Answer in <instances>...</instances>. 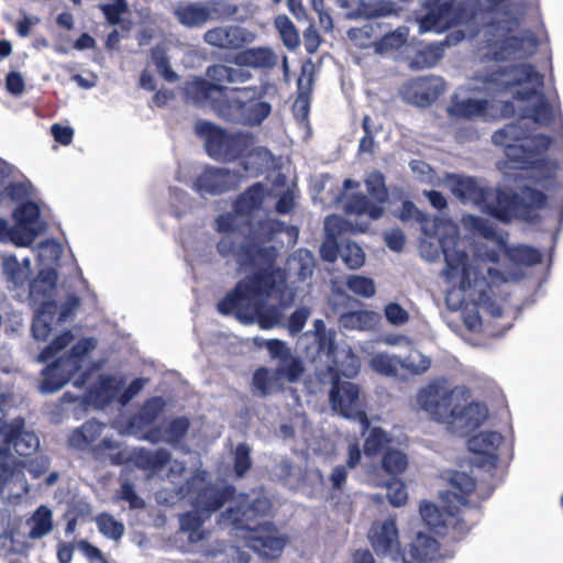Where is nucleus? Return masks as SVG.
Listing matches in <instances>:
<instances>
[{"label":"nucleus","mask_w":563,"mask_h":563,"mask_svg":"<svg viewBox=\"0 0 563 563\" xmlns=\"http://www.w3.org/2000/svg\"><path fill=\"white\" fill-rule=\"evenodd\" d=\"M163 405L164 404L159 398L151 399L144 406L140 415L132 420L129 432L135 433L136 430L152 423L157 415L162 411Z\"/></svg>","instance_id":"obj_45"},{"label":"nucleus","mask_w":563,"mask_h":563,"mask_svg":"<svg viewBox=\"0 0 563 563\" xmlns=\"http://www.w3.org/2000/svg\"><path fill=\"white\" fill-rule=\"evenodd\" d=\"M267 195L262 183H255L241 192L233 203V211L239 216H251L261 210Z\"/></svg>","instance_id":"obj_27"},{"label":"nucleus","mask_w":563,"mask_h":563,"mask_svg":"<svg viewBox=\"0 0 563 563\" xmlns=\"http://www.w3.org/2000/svg\"><path fill=\"white\" fill-rule=\"evenodd\" d=\"M444 54L443 43H432L420 49L412 64L418 67H432L434 66Z\"/></svg>","instance_id":"obj_49"},{"label":"nucleus","mask_w":563,"mask_h":563,"mask_svg":"<svg viewBox=\"0 0 563 563\" xmlns=\"http://www.w3.org/2000/svg\"><path fill=\"white\" fill-rule=\"evenodd\" d=\"M333 365L327 366L317 373V378L322 385L330 387H358L356 384L344 382L342 378L352 379L357 376L361 368L360 358L352 352H346L342 357L335 355Z\"/></svg>","instance_id":"obj_19"},{"label":"nucleus","mask_w":563,"mask_h":563,"mask_svg":"<svg viewBox=\"0 0 563 563\" xmlns=\"http://www.w3.org/2000/svg\"><path fill=\"white\" fill-rule=\"evenodd\" d=\"M100 533L112 540H120L124 533L123 523L117 521L113 517L102 514L96 518Z\"/></svg>","instance_id":"obj_53"},{"label":"nucleus","mask_w":563,"mask_h":563,"mask_svg":"<svg viewBox=\"0 0 563 563\" xmlns=\"http://www.w3.org/2000/svg\"><path fill=\"white\" fill-rule=\"evenodd\" d=\"M216 229L223 233L217 243V252L225 260H234L240 267L272 266L277 250L272 243L285 231V223L278 219H249L239 230L234 228L231 213L220 214Z\"/></svg>","instance_id":"obj_2"},{"label":"nucleus","mask_w":563,"mask_h":563,"mask_svg":"<svg viewBox=\"0 0 563 563\" xmlns=\"http://www.w3.org/2000/svg\"><path fill=\"white\" fill-rule=\"evenodd\" d=\"M203 41L221 49H238L244 44V36L238 26H216L203 34Z\"/></svg>","instance_id":"obj_26"},{"label":"nucleus","mask_w":563,"mask_h":563,"mask_svg":"<svg viewBox=\"0 0 563 563\" xmlns=\"http://www.w3.org/2000/svg\"><path fill=\"white\" fill-rule=\"evenodd\" d=\"M474 80L479 84V91L496 98L511 93L512 101H529L533 98L537 102L529 109V113L521 119L529 118L539 125L549 126L554 120L558 110L551 104L544 92V75L536 69L532 64L518 63L500 66L496 69L477 73Z\"/></svg>","instance_id":"obj_5"},{"label":"nucleus","mask_w":563,"mask_h":563,"mask_svg":"<svg viewBox=\"0 0 563 563\" xmlns=\"http://www.w3.org/2000/svg\"><path fill=\"white\" fill-rule=\"evenodd\" d=\"M525 45H528L530 53H533L538 47L537 37L534 35L509 36L493 52V59L496 62H505L515 58L516 54L520 52Z\"/></svg>","instance_id":"obj_32"},{"label":"nucleus","mask_w":563,"mask_h":563,"mask_svg":"<svg viewBox=\"0 0 563 563\" xmlns=\"http://www.w3.org/2000/svg\"><path fill=\"white\" fill-rule=\"evenodd\" d=\"M76 548L89 560L90 563H109L103 553L86 540L78 541L76 543Z\"/></svg>","instance_id":"obj_64"},{"label":"nucleus","mask_w":563,"mask_h":563,"mask_svg":"<svg viewBox=\"0 0 563 563\" xmlns=\"http://www.w3.org/2000/svg\"><path fill=\"white\" fill-rule=\"evenodd\" d=\"M275 26L279 32L284 45L294 51L300 45V36L291 20L285 15H277L275 18Z\"/></svg>","instance_id":"obj_44"},{"label":"nucleus","mask_w":563,"mask_h":563,"mask_svg":"<svg viewBox=\"0 0 563 563\" xmlns=\"http://www.w3.org/2000/svg\"><path fill=\"white\" fill-rule=\"evenodd\" d=\"M420 516L427 526L438 528L441 526L457 528L459 520L448 506L445 514L441 512L433 504L423 501L420 504Z\"/></svg>","instance_id":"obj_37"},{"label":"nucleus","mask_w":563,"mask_h":563,"mask_svg":"<svg viewBox=\"0 0 563 563\" xmlns=\"http://www.w3.org/2000/svg\"><path fill=\"white\" fill-rule=\"evenodd\" d=\"M342 242L339 243L336 236L333 233H329L320 247L321 257L329 263H334L338 256H341Z\"/></svg>","instance_id":"obj_60"},{"label":"nucleus","mask_w":563,"mask_h":563,"mask_svg":"<svg viewBox=\"0 0 563 563\" xmlns=\"http://www.w3.org/2000/svg\"><path fill=\"white\" fill-rule=\"evenodd\" d=\"M398 12L399 9L396 7V4L389 1H378L366 7L365 9V15L368 19L388 16L393 14L398 15Z\"/></svg>","instance_id":"obj_61"},{"label":"nucleus","mask_w":563,"mask_h":563,"mask_svg":"<svg viewBox=\"0 0 563 563\" xmlns=\"http://www.w3.org/2000/svg\"><path fill=\"white\" fill-rule=\"evenodd\" d=\"M29 528V538L32 540L46 537L53 531V511L44 505H41L26 520Z\"/></svg>","instance_id":"obj_34"},{"label":"nucleus","mask_w":563,"mask_h":563,"mask_svg":"<svg viewBox=\"0 0 563 563\" xmlns=\"http://www.w3.org/2000/svg\"><path fill=\"white\" fill-rule=\"evenodd\" d=\"M305 373L303 361L292 353L285 360L277 363L275 367V380L287 382L290 384L297 383Z\"/></svg>","instance_id":"obj_40"},{"label":"nucleus","mask_w":563,"mask_h":563,"mask_svg":"<svg viewBox=\"0 0 563 563\" xmlns=\"http://www.w3.org/2000/svg\"><path fill=\"white\" fill-rule=\"evenodd\" d=\"M503 443L504 438L500 433L486 431L472 437L467 445L470 451L474 453L494 456Z\"/></svg>","instance_id":"obj_38"},{"label":"nucleus","mask_w":563,"mask_h":563,"mask_svg":"<svg viewBox=\"0 0 563 563\" xmlns=\"http://www.w3.org/2000/svg\"><path fill=\"white\" fill-rule=\"evenodd\" d=\"M445 91V81L439 76L412 78L402 88L404 98L417 106L429 107Z\"/></svg>","instance_id":"obj_20"},{"label":"nucleus","mask_w":563,"mask_h":563,"mask_svg":"<svg viewBox=\"0 0 563 563\" xmlns=\"http://www.w3.org/2000/svg\"><path fill=\"white\" fill-rule=\"evenodd\" d=\"M235 536L245 541L254 552L262 558H278L287 542L286 537L269 523H263L255 528L239 526Z\"/></svg>","instance_id":"obj_12"},{"label":"nucleus","mask_w":563,"mask_h":563,"mask_svg":"<svg viewBox=\"0 0 563 563\" xmlns=\"http://www.w3.org/2000/svg\"><path fill=\"white\" fill-rule=\"evenodd\" d=\"M235 63L239 66L269 69L277 64V56L268 47H253L240 52L235 56Z\"/></svg>","instance_id":"obj_31"},{"label":"nucleus","mask_w":563,"mask_h":563,"mask_svg":"<svg viewBox=\"0 0 563 563\" xmlns=\"http://www.w3.org/2000/svg\"><path fill=\"white\" fill-rule=\"evenodd\" d=\"M346 214L363 216L366 214L372 220H378L383 213V206L373 202L363 194H353L349 197L344 207Z\"/></svg>","instance_id":"obj_35"},{"label":"nucleus","mask_w":563,"mask_h":563,"mask_svg":"<svg viewBox=\"0 0 563 563\" xmlns=\"http://www.w3.org/2000/svg\"><path fill=\"white\" fill-rule=\"evenodd\" d=\"M195 132L205 141L207 154L216 161L231 163L254 152V136L251 133L229 132L203 120L197 121Z\"/></svg>","instance_id":"obj_8"},{"label":"nucleus","mask_w":563,"mask_h":563,"mask_svg":"<svg viewBox=\"0 0 563 563\" xmlns=\"http://www.w3.org/2000/svg\"><path fill=\"white\" fill-rule=\"evenodd\" d=\"M21 229L16 225L10 227L5 219L0 218V242H12L16 246H27L32 243V238L24 240Z\"/></svg>","instance_id":"obj_55"},{"label":"nucleus","mask_w":563,"mask_h":563,"mask_svg":"<svg viewBox=\"0 0 563 563\" xmlns=\"http://www.w3.org/2000/svg\"><path fill=\"white\" fill-rule=\"evenodd\" d=\"M493 109L494 103L488 99H460L457 96H453L448 107V113L456 119L474 120L479 118L483 121L508 119L516 114V104L512 100L501 101L498 113H493Z\"/></svg>","instance_id":"obj_10"},{"label":"nucleus","mask_w":563,"mask_h":563,"mask_svg":"<svg viewBox=\"0 0 563 563\" xmlns=\"http://www.w3.org/2000/svg\"><path fill=\"white\" fill-rule=\"evenodd\" d=\"M451 192L462 203H473L483 213L501 223H510L514 219L532 222L538 211L548 202V196L540 189L525 185L520 192L509 187L481 186L471 176H450Z\"/></svg>","instance_id":"obj_1"},{"label":"nucleus","mask_w":563,"mask_h":563,"mask_svg":"<svg viewBox=\"0 0 563 563\" xmlns=\"http://www.w3.org/2000/svg\"><path fill=\"white\" fill-rule=\"evenodd\" d=\"M460 14L452 2H437L431 5L421 19V27L426 31H445L460 23Z\"/></svg>","instance_id":"obj_24"},{"label":"nucleus","mask_w":563,"mask_h":563,"mask_svg":"<svg viewBox=\"0 0 563 563\" xmlns=\"http://www.w3.org/2000/svg\"><path fill=\"white\" fill-rule=\"evenodd\" d=\"M311 85H312L311 76H309L307 78L306 89H303V86H302V77L298 78V81H297L298 97L295 101L294 108L298 109V111L302 114V117H307L309 113Z\"/></svg>","instance_id":"obj_57"},{"label":"nucleus","mask_w":563,"mask_h":563,"mask_svg":"<svg viewBox=\"0 0 563 563\" xmlns=\"http://www.w3.org/2000/svg\"><path fill=\"white\" fill-rule=\"evenodd\" d=\"M430 366L431 361L424 356H421L418 363L411 360H400L397 356H389L384 353H378L371 360L372 369L386 377H396L399 368L406 369L413 375H420L427 372Z\"/></svg>","instance_id":"obj_21"},{"label":"nucleus","mask_w":563,"mask_h":563,"mask_svg":"<svg viewBox=\"0 0 563 563\" xmlns=\"http://www.w3.org/2000/svg\"><path fill=\"white\" fill-rule=\"evenodd\" d=\"M368 538L378 556L393 562L401 561L398 529L394 519L375 522L369 530Z\"/></svg>","instance_id":"obj_18"},{"label":"nucleus","mask_w":563,"mask_h":563,"mask_svg":"<svg viewBox=\"0 0 563 563\" xmlns=\"http://www.w3.org/2000/svg\"><path fill=\"white\" fill-rule=\"evenodd\" d=\"M75 339L70 330H65L60 334L56 335L49 344H47L38 354L37 362L47 363L56 354L67 347Z\"/></svg>","instance_id":"obj_46"},{"label":"nucleus","mask_w":563,"mask_h":563,"mask_svg":"<svg viewBox=\"0 0 563 563\" xmlns=\"http://www.w3.org/2000/svg\"><path fill=\"white\" fill-rule=\"evenodd\" d=\"M100 9L109 24L118 25L121 22V15L128 10V4L125 0H115L114 3L102 4Z\"/></svg>","instance_id":"obj_59"},{"label":"nucleus","mask_w":563,"mask_h":563,"mask_svg":"<svg viewBox=\"0 0 563 563\" xmlns=\"http://www.w3.org/2000/svg\"><path fill=\"white\" fill-rule=\"evenodd\" d=\"M445 267L442 276L450 285L449 296L456 290L463 294L462 301L467 298L477 308H482L493 317H500L503 308L494 299V284L487 279H501V273L493 267L485 271L479 266L468 264V255L465 251L444 250Z\"/></svg>","instance_id":"obj_6"},{"label":"nucleus","mask_w":563,"mask_h":563,"mask_svg":"<svg viewBox=\"0 0 563 563\" xmlns=\"http://www.w3.org/2000/svg\"><path fill=\"white\" fill-rule=\"evenodd\" d=\"M150 55L153 64L165 80L174 82L178 79V75L172 68L169 57L167 56L164 47L159 45L152 47L150 49Z\"/></svg>","instance_id":"obj_47"},{"label":"nucleus","mask_w":563,"mask_h":563,"mask_svg":"<svg viewBox=\"0 0 563 563\" xmlns=\"http://www.w3.org/2000/svg\"><path fill=\"white\" fill-rule=\"evenodd\" d=\"M330 401L332 409L347 419H357L366 426L364 401L360 389H331Z\"/></svg>","instance_id":"obj_23"},{"label":"nucleus","mask_w":563,"mask_h":563,"mask_svg":"<svg viewBox=\"0 0 563 563\" xmlns=\"http://www.w3.org/2000/svg\"><path fill=\"white\" fill-rule=\"evenodd\" d=\"M103 430L101 423L88 421L69 437V444L77 449L90 448L99 454L103 450L115 449V443L108 435L102 437Z\"/></svg>","instance_id":"obj_22"},{"label":"nucleus","mask_w":563,"mask_h":563,"mask_svg":"<svg viewBox=\"0 0 563 563\" xmlns=\"http://www.w3.org/2000/svg\"><path fill=\"white\" fill-rule=\"evenodd\" d=\"M365 186L368 195L378 205H383L388 199V190L385 185L384 175L380 172H372L365 179Z\"/></svg>","instance_id":"obj_48"},{"label":"nucleus","mask_w":563,"mask_h":563,"mask_svg":"<svg viewBox=\"0 0 563 563\" xmlns=\"http://www.w3.org/2000/svg\"><path fill=\"white\" fill-rule=\"evenodd\" d=\"M80 369L81 364L66 356L58 357L43 369L40 387H64Z\"/></svg>","instance_id":"obj_25"},{"label":"nucleus","mask_w":563,"mask_h":563,"mask_svg":"<svg viewBox=\"0 0 563 563\" xmlns=\"http://www.w3.org/2000/svg\"><path fill=\"white\" fill-rule=\"evenodd\" d=\"M57 274L54 269L41 272L38 277L30 285V298L37 300L38 295L42 294L43 298H51L52 291L56 287Z\"/></svg>","instance_id":"obj_43"},{"label":"nucleus","mask_w":563,"mask_h":563,"mask_svg":"<svg viewBox=\"0 0 563 563\" xmlns=\"http://www.w3.org/2000/svg\"><path fill=\"white\" fill-rule=\"evenodd\" d=\"M368 481L372 485L380 487L384 486L387 488V499L394 507H402L408 500V494L406 490V485L400 479H393L390 482H383L377 476V468L368 467Z\"/></svg>","instance_id":"obj_33"},{"label":"nucleus","mask_w":563,"mask_h":563,"mask_svg":"<svg viewBox=\"0 0 563 563\" xmlns=\"http://www.w3.org/2000/svg\"><path fill=\"white\" fill-rule=\"evenodd\" d=\"M475 488L474 479L463 472L454 473L450 478V489L445 493V499L450 504L455 500L456 505L465 506V496Z\"/></svg>","instance_id":"obj_39"},{"label":"nucleus","mask_w":563,"mask_h":563,"mask_svg":"<svg viewBox=\"0 0 563 563\" xmlns=\"http://www.w3.org/2000/svg\"><path fill=\"white\" fill-rule=\"evenodd\" d=\"M181 92L186 102H191L197 107L208 106L220 111L228 97V88L225 86L211 84L202 77H194L191 80L185 81Z\"/></svg>","instance_id":"obj_15"},{"label":"nucleus","mask_w":563,"mask_h":563,"mask_svg":"<svg viewBox=\"0 0 563 563\" xmlns=\"http://www.w3.org/2000/svg\"><path fill=\"white\" fill-rule=\"evenodd\" d=\"M515 257L520 263L532 266L541 263L542 254L538 249L529 245H521L515 250Z\"/></svg>","instance_id":"obj_62"},{"label":"nucleus","mask_w":563,"mask_h":563,"mask_svg":"<svg viewBox=\"0 0 563 563\" xmlns=\"http://www.w3.org/2000/svg\"><path fill=\"white\" fill-rule=\"evenodd\" d=\"M416 399L421 410L449 431L450 422L457 409L455 389H420Z\"/></svg>","instance_id":"obj_13"},{"label":"nucleus","mask_w":563,"mask_h":563,"mask_svg":"<svg viewBox=\"0 0 563 563\" xmlns=\"http://www.w3.org/2000/svg\"><path fill=\"white\" fill-rule=\"evenodd\" d=\"M492 141L504 148L510 162L523 167L532 164L536 156L549 150L552 137L542 133L531 134L529 126H523L519 119L495 131Z\"/></svg>","instance_id":"obj_7"},{"label":"nucleus","mask_w":563,"mask_h":563,"mask_svg":"<svg viewBox=\"0 0 563 563\" xmlns=\"http://www.w3.org/2000/svg\"><path fill=\"white\" fill-rule=\"evenodd\" d=\"M362 431L365 437L364 453L366 456L378 454L389 443L386 432L380 428H369L367 420L366 426L362 424Z\"/></svg>","instance_id":"obj_42"},{"label":"nucleus","mask_w":563,"mask_h":563,"mask_svg":"<svg viewBox=\"0 0 563 563\" xmlns=\"http://www.w3.org/2000/svg\"><path fill=\"white\" fill-rule=\"evenodd\" d=\"M238 11L234 4H221L220 8L208 7L201 2H179L173 11L179 24L188 29L203 26L210 20H221L234 15Z\"/></svg>","instance_id":"obj_14"},{"label":"nucleus","mask_w":563,"mask_h":563,"mask_svg":"<svg viewBox=\"0 0 563 563\" xmlns=\"http://www.w3.org/2000/svg\"><path fill=\"white\" fill-rule=\"evenodd\" d=\"M488 419L489 410L484 402L477 400L464 404L457 402V409H455L450 422L449 432L454 435L466 437L484 426Z\"/></svg>","instance_id":"obj_16"},{"label":"nucleus","mask_w":563,"mask_h":563,"mask_svg":"<svg viewBox=\"0 0 563 563\" xmlns=\"http://www.w3.org/2000/svg\"><path fill=\"white\" fill-rule=\"evenodd\" d=\"M382 466L389 475L402 474L408 466L407 456L399 450H388L382 459Z\"/></svg>","instance_id":"obj_50"},{"label":"nucleus","mask_w":563,"mask_h":563,"mask_svg":"<svg viewBox=\"0 0 563 563\" xmlns=\"http://www.w3.org/2000/svg\"><path fill=\"white\" fill-rule=\"evenodd\" d=\"M438 550V542L433 538L418 533L410 549L402 555L401 562L428 563L435 559Z\"/></svg>","instance_id":"obj_28"},{"label":"nucleus","mask_w":563,"mask_h":563,"mask_svg":"<svg viewBox=\"0 0 563 563\" xmlns=\"http://www.w3.org/2000/svg\"><path fill=\"white\" fill-rule=\"evenodd\" d=\"M341 258L350 269H357L364 265L365 254L355 242L346 241L341 245Z\"/></svg>","instance_id":"obj_51"},{"label":"nucleus","mask_w":563,"mask_h":563,"mask_svg":"<svg viewBox=\"0 0 563 563\" xmlns=\"http://www.w3.org/2000/svg\"><path fill=\"white\" fill-rule=\"evenodd\" d=\"M385 317L394 325L405 324L409 320V313L397 302H390L385 307Z\"/></svg>","instance_id":"obj_63"},{"label":"nucleus","mask_w":563,"mask_h":563,"mask_svg":"<svg viewBox=\"0 0 563 563\" xmlns=\"http://www.w3.org/2000/svg\"><path fill=\"white\" fill-rule=\"evenodd\" d=\"M57 303L53 299L43 300L32 321L31 331L36 341H46L52 332Z\"/></svg>","instance_id":"obj_30"},{"label":"nucleus","mask_w":563,"mask_h":563,"mask_svg":"<svg viewBox=\"0 0 563 563\" xmlns=\"http://www.w3.org/2000/svg\"><path fill=\"white\" fill-rule=\"evenodd\" d=\"M209 563H247L249 555L233 545L218 544L207 553Z\"/></svg>","instance_id":"obj_41"},{"label":"nucleus","mask_w":563,"mask_h":563,"mask_svg":"<svg viewBox=\"0 0 563 563\" xmlns=\"http://www.w3.org/2000/svg\"><path fill=\"white\" fill-rule=\"evenodd\" d=\"M2 273L7 282L20 287L25 282V272L15 255H7L2 260Z\"/></svg>","instance_id":"obj_52"},{"label":"nucleus","mask_w":563,"mask_h":563,"mask_svg":"<svg viewBox=\"0 0 563 563\" xmlns=\"http://www.w3.org/2000/svg\"><path fill=\"white\" fill-rule=\"evenodd\" d=\"M97 346V340L95 338H81L70 349L67 358L74 361L75 364H81V361Z\"/></svg>","instance_id":"obj_56"},{"label":"nucleus","mask_w":563,"mask_h":563,"mask_svg":"<svg viewBox=\"0 0 563 563\" xmlns=\"http://www.w3.org/2000/svg\"><path fill=\"white\" fill-rule=\"evenodd\" d=\"M399 219L401 221L415 220L421 225L427 224L430 221L429 216L419 210L416 205L410 200H405L399 211Z\"/></svg>","instance_id":"obj_58"},{"label":"nucleus","mask_w":563,"mask_h":563,"mask_svg":"<svg viewBox=\"0 0 563 563\" xmlns=\"http://www.w3.org/2000/svg\"><path fill=\"white\" fill-rule=\"evenodd\" d=\"M206 76L209 78L211 84H219L222 86L225 84L245 82L251 78V74L249 71L232 68L223 64L208 66L206 69Z\"/></svg>","instance_id":"obj_36"},{"label":"nucleus","mask_w":563,"mask_h":563,"mask_svg":"<svg viewBox=\"0 0 563 563\" xmlns=\"http://www.w3.org/2000/svg\"><path fill=\"white\" fill-rule=\"evenodd\" d=\"M12 216L15 220L16 228L22 230L20 232L24 240H26V236L31 239L30 235H32L33 242L38 234V231L33 227L41 216L38 205L34 201L23 202L14 209Z\"/></svg>","instance_id":"obj_29"},{"label":"nucleus","mask_w":563,"mask_h":563,"mask_svg":"<svg viewBox=\"0 0 563 563\" xmlns=\"http://www.w3.org/2000/svg\"><path fill=\"white\" fill-rule=\"evenodd\" d=\"M286 284V273L279 267L257 266V271L236 283L218 303L223 316L234 314L243 324L258 322L262 329H271L279 321L280 313L266 300L280 292Z\"/></svg>","instance_id":"obj_3"},{"label":"nucleus","mask_w":563,"mask_h":563,"mask_svg":"<svg viewBox=\"0 0 563 563\" xmlns=\"http://www.w3.org/2000/svg\"><path fill=\"white\" fill-rule=\"evenodd\" d=\"M241 183V175L227 168H206L195 180L194 188L200 196H217L235 190Z\"/></svg>","instance_id":"obj_17"},{"label":"nucleus","mask_w":563,"mask_h":563,"mask_svg":"<svg viewBox=\"0 0 563 563\" xmlns=\"http://www.w3.org/2000/svg\"><path fill=\"white\" fill-rule=\"evenodd\" d=\"M346 287L355 295L364 298H371L376 290L374 280L361 275H350L346 279Z\"/></svg>","instance_id":"obj_54"},{"label":"nucleus","mask_w":563,"mask_h":563,"mask_svg":"<svg viewBox=\"0 0 563 563\" xmlns=\"http://www.w3.org/2000/svg\"><path fill=\"white\" fill-rule=\"evenodd\" d=\"M113 463H130L134 466L157 473L164 467L168 468V478L174 485H178V478L185 471L183 463L169 460L166 451H157L155 453L145 451L143 449H124L111 455Z\"/></svg>","instance_id":"obj_9"},{"label":"nucleus","mask_w":563,"mask_h":563,"mask_svg":"<svg viewBox=\"0 0 563 563\" xmlns=\"http://www.w3.org/2000/svg\"><path fill=\"white\" fill-rule=\"evenodd\" d=\"M240 96L233 99L232 107L236 112V122L257 126L272 113V106L264 100L266 95L265 87L249 86L234 88Z\"/></svg>","instance_id":"obj_11"},{"label":"nucleus","mask_w":563,"mask_h":563,"mask_svg":"<svg viewBox=\"0 0 563 563\" xmlns=\"http://www.w3.org/2000/svg\"><path fill=\"white\" fill-rule=\"evenodd\" d=\"M179 493L187 498L195 510L185 514L180 518L181 530L188 532L190 542H197L203 538L200 531L206 519L214 511L220 509L225 503L229 504L227 510L228 519L233 523L250 521L256 516L266 515L271 509V503L266 498L253 500L251 505L244 508L246 497L243 495L232 496L228 489L220 492L218 488L208 484L202 471H197L190 482L179 487Z\"/></svg>","instance_id":"obj_4"}]
</instances>
